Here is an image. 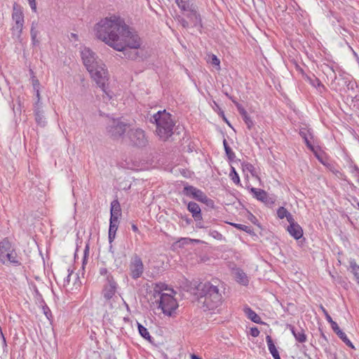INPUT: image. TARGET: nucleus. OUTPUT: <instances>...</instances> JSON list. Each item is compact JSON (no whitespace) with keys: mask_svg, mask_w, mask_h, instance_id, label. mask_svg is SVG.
Segmentation results:
<instances>
[{"mask_svg":"<svg viewBox=\"0 0 359 359\" xmlns=\"http://www.w3.org/2000/svg\"><path fill=\"white\" fill-rule=\"evenodd\" d=\"M94 30L98 39L123 52L125 57L135 60L139 56L136 50L140 48L141 39L120 17L113 15L101 20L95 25Z\"/></svg>","mask_w":359,"mask_h":359,"instance_id":"f257e3e1","label":"nucleus"},{"mask_svg":"<svg viewBox=\"0 0 359 359\" xmlns=\"http://www.w3.org/2000/svg\"><path fill=\"white\" fill-rule=\"evenodd\" d=\"M81 53L83 65L92 78L96 81L99 87L103 91H105V83L108 79L107 70L103 67L104 65L101 61L97 60L95 53L89 48H84Z\"/></svg>","mask_w":359,"mask_h":359,"instance_id":"f03ea898","label":"nucleus"},{"mask_svg":"<svg viewBox=\"0 0 359 359\" xmlns=\"http://www.w3.org/2000/svg\"><path fill=\"white\" fill-rule=\"evenodd\" d=\"M199 301L202 302L208 309H214L222 302V294L217 285L205 282L201 283L196 287Z\"/></svg>","mask_w":359,"mask_h":359,"instance_id":"7ed1b4c3","label":"nucleus"},{"mask_svg":"<svg viewBox=\"0 0 359 359\" xmlns=\"http://www.w3.org/2000/svg\"><path fill=\"white\" fill-rule=\"evenodd\" d=\"M151 121L156 124V133L162 140L166 141L173 134L175 123L172 115L165 110L154 114Z\"/></svg>","mask_w":359,"mask_h":359,"instance_id":"20e7f679","label":"nucleus"},{"mask_svg":"<svg viewBox=\"0 0 359 359\" xmlns=\"http://www.w3.org/2000/svg\"><path fill=\"white\" fill-rule=\"evenodd\" d=\"M12 18L15 21L12 27L13 36L20 41L25 20L22 8L17 3H14L13 6Z\"/></svg>","mask_w":359,"mask_h":359,"instance_id":"39448f33","label":"nucleus"},{"mask_svg":"<svg viewBox=\"0 0 359 359\" xmlns=\"http://www.w3.org/2000/svg\"><path fill=\"white\" fill-rule=\"evenodd\" d=\"M182 194L187 197L205 204L209 208H213L215 206V203L212 199L209 198L203 191L194 186L186 184L183 188Z\"/></svg>","mask_w":359,"mask_h":359,"instance_id":"423d86ee","label":"nucleus"},{"mask_svg":"<svg viewBox=\"0 0 359 359\" xmlns=\"http://www.w3.org/2000/svg\"><path fill=\"white\" fill-rule=\"evenodd\" d=\"M126 137L129 140V144L134 147L142 148L148 144V139L145 132L141 128L129 129Z\"/></svg>","mask_w":359,"mask_h":359,"instance_id":"0eeeda50","label":"nucleus"},{"mask_svg":"<svg viewBox=\"0 0 359 359\" xmlns=\"http://www.w3.org/2000/svg\"><path fill=\"white\" fill-rule=\"evenodd\" d=\"M128 128V125L119 118H113L107 123V133L113 140H118L123 137Z\"/></svg>","mask_w":359,"mask_h":359,"instance_id":"6e6552de","label":"nucleus"},{"mask_svg":"<svg viewBox=\"0 0 359 359\" xmlns=\"http://www.w3.org/2000/svg\"><path fill=\"white\" fill-rule=\"evenodd\" d=\"M160 294L158 307L161 309L165 315L172 316L178 307L176 299L172 295L166 293H161Z\"/></svg>","mask_w":359,"mask_h":359,"instance_id":"1a4fd4ad","label":"nucleus"},{"mask_svg":"<svg viewBox=\"0 0 359 359\" xmlns=\"http://www.w3.org/2000/svg\"><path fill=\"white\" fill-rule=\"evenodd\" d=\"M130 276L134 280L140 278L144 272V264L141 257L135 254L133 255L129 264Z\"/></svg>","mask_w":359,"mask_h":359,"instance_id":"9d476101","label":"nucleus"},{"mask_svg":"<svg viewBox=\"0 0 359 359\" xmlns=\"http://www.w3.org/2000/svg\"><path fill=\"white\" fill-rule=\"evenodd\" d=\"M117 289V283L113 276L107 277V283L104 285L102 294L106 301L110 300L115 294Z\"/></svg>","mask_w":359,"mask_h":359,"instance_id":"9b49d317","label":"nucleus"},{"mask_svg":"<svg viewBox=\"0 0 359 359\" xmlns=\"http://www.w3.org/2000/svg\"><path fill=\"white\" fill-rule=\"evenodd\" d=\"M187 13V17L189 19L193 24V27H196L200 32L203 28L202 19L200 13L198 12V7L190 10Z\"/></svg>","mask_w":359,"mask_h":359,"instance_id":"f8f14e48","label":"nucleus"},{"mask_svg":"<svg viewBox=\"0 0 359 359\" xmlns=\"http://www.w3.org/2000/svg\"><path fill=\"white\" fill-rule=\"evenodd\" d=\"M299 135L304 139L306 147L314 153L315 156L320 162H323L322 159L320 158L319 155L316 151L314 147L312 145V144L309 140V137H312V133L311 130L306 128H301L299 130Z\"/></svg>","mask_w":359,"mask_h":359,"instance_id":"ddd939ff","label":"nucleus"},{"mask_svg":"<svg viewBox=\"0 0 359 359\" xmlns=\"http://www.w3.org/2000/svg\"><path fill=\"white\" fill-rule=\"evenodd\" d=\"M187 210L191 213L192 217L196 222L203 220L201 209L198 203L194 201L189 202Z\"/></svg>","mask_w":359,"mask_h":359,"instance_id":"4468645a","label":"nucleus"},{"mask_svg":"<svg viewBox=\"0 0 359 359\" xmlns=\"http://www.w3.org/2000/svg\"><path fill=\"white\" fill-rule=\"evenodd\" d=\"M287 327L290 329L295 339L299 343H304L306 341V335L304 330L302 327L296 328L292 325H287Z\"/></svg>","mask_w":359,"mask_h":359,"instance_id":"2eb2a0df","label":"nucleus"},{"mask_svg":"<svg viewBox=\"0 0 359 359\" xmlns=\"http://www.w3.org/2000/svg\"><path fill=\"white\" fill-rule=\"evenodd\" d=\"M12 250L13 249L11 243L7 238L0 241V262L2 264H5V254Z\"/></svg>","mask_w":359,"mask_h":359,"instance_id":"dca6fc26","label":"nucleus"},{"mask_svg":"<svg viewBox=\"0 0 359 359\" xmlns=\"http://www.w3.org/2000/svg\"><path fill=\"white\" fill-rule=\"evenodd\" d=\"M332 329L346 346L355 349V346H353L352 342L348 339L346 334L339 328L337 323L333 324V327H332Z\"/></svg>","mask_w":359,"mask_h":359,"instance_id":"f3484780","label":"nucleus"},{"mask_svg":"<svg viewBox=\"0 0 359 359\" xmlns=\"http://www.w3.org/2000/svg\"><path fill=\"white\" fill-rule=\"evenodd\" d=\"M236 107L239 114L241 115L244 122L247 125L248 128L249 130H250L254 126V123H253L252 120L248 116V112L246 111V110L243 107V106L241 104L236 103Z\"/></svg>","mask_w":359,"mask_h":359,"instance_id":"a211bd4d","label":"nucleus"},{"mask_svg":"<svg viewBox=\"0 0 359 359\" xmlns=\"http://www.w3.org/2000/svg\"><path fill=\"white\" fill-rule=\"evenodd\" d=\"M110 219L118 220L119 217L121 215V206L117 200H114L111 203L110 210Z\"/></svg>","mask_w":359,"mask_h":359,"instance_id":"6ab92c4d","label":"nucleus"},{"mask_svg":"<svg viewBox=\"0 0 359 359\" xmlns=\"http://www.w3.org/2000/svg\"><path fill=\"white\" fill-rule=\"evenodd\" d=\"M287 229L289 233L296 240H298L303 236L302 228L298 224L289 225Z\"/></svg>","mask_w":359,"mask_h":359,"instance_id":"aec40b11","label":"nucleus"},{"mask_svg":"<svg viewBox=\"0 0 359 359\" xmlns=\"http://www.w3.org/2000/svg\"><path fill=\"white\" fill-rule=\"evenodd\" d=\"M179 8L184 12H188L197 6L192 0H175Z\"/></svg>","mask_w":359,"mask_h":359,"instance_id":"412c9836","label":"nucleus"},{"mask_svg":"<svg viewBox=\"0 0 359 359\" xmlns=\"http://www.w3.org/2000/svg\"><path fill=\"white\" fill-rule=\"evenodd\" d=\"M266 341L268 345L269 351L272 355L274 359H280L279 353L273 341V339L270 335L266 337Z\"/></svg>","mask_w":359,"mask_h":359,"instance_id":"4be33fe9","label":"nucleus"},{"mask_svg":"<svg viewBox=\"0 0 359 359\" xmlns=\"http://www.w3.org/2000/svg\"><path fill=\"white\" fill-rule=\"evenodd\" d=\"M119 221L110 219L109 228V242L111 243L115 238L116 233L118 229Z\"/></svg>","mask_w":359,"mask_h":359,"instance_id":"5701e85b","label":"nucleus"},{"mask_svg":"<svg viewBox=\"0 0 359 359\" xmlns=\"http://www.w3.org/2000/svg\"><path fill=\"white\" fill-rule=\"evenodd\" d=\"M244 312L247 317L251 320L252 322L257 324H263L264 323L262 321L261 318L250 308L247 307L245 308Z\"/></svg>","mask_w":359,"mask_h":359,"instance_id":"b1692460","label":"nucleus"},{"mask_svg":"<svg viewBox=\"0 0 359 359\" xmlns=\"http://www.w3.org/2000/svg\"><path fill=\"white\" fill-rule=\"evenodd\" d=\"M6 259L10 263L14 264L15 266L21 265V262L17 258V254L14 250H12L5 254V261Z\"/></svg>","mask_w":359,"mask_h":359,"instance_id":"393cba45","label":"nucleus"},{"mask_svg":"<svg viewBox=\"0 0 359 359\" xmlns=\"http://www.w3.org/2000/svg\"><path fill=\"white\" fill-rule=\"evenodd\" d=\"M250 192L253 194L254 197L256 198L257 200L262 201L265 198L267 193L261 189H257L252 187L250 189Z\"/></svg>","mask_w":359,"mask_h":359,"instance_id":"a878e982","label":"nucleus"},{"mask_svg":"<svg viewBox=\"0 0 359 359\" xmlns=\"http://www.w3.org/2000/svg\"><path fill=\"white\" fill-rule=\"evenodd\" d=\"M137 328L140 334L141 337H142L144 339L149 341V342L151 341L152 337H151L148 330L143 326L142 324L137 323Z\"/></svg>","mask_w":359,"mask_h":359,"instance_id":"bb28decb","label":"nucleus"},{"mask_svg":"<svg viewBox=\"0 0 359 359\" xmlns=\"http://www.w3.org/2000/svg\"><path fill=\"white\" fill-rule=\"evenodd\" d=\"M35 120L36 122L41 126H45L46 120L43 114V111L39 108L34 110Z\"/></svg>","mask_w":359,"mask_h":359,"instance_id":"cd10ccee","label":"nucleus"},{"mask_svg":"<svg viewBox=\"0 0 359 359\" xmlns=\"http://www.w3.org/2000/svg\"><path fill=\"white\" fill-rule=\"evenodd\" d=\"M349 264L351 271L353 274L358 283L359 281V266L356 264L354 259H351Z\"/></svg>","mask_w":359,"mask_h":359,"instance_id":"c85d7f7f","label":"nucleus"},{"mask_svg":"<svg viewBox=\"0 0 359 359\" xmlns=\"http://www.w3.org/2000/svg\"><path fill=\"white\" fill-rule=\"evenodd\" d=\"M223 145L226 155L228 157L229 160L233 161L235 158L236 155L234 152L232 151L231 148L229 146L226 139H224L223 140Z\"/></svg>","mask_w":359,"mask_h":359,"instance_id":"c756f323","label":"nucleus"},{"mask_svg":"<svg viewBox=\"0 0 359 359\" xmlns=\"http://www.w3.org/2000/svg\"><path fill=\"white\" fill-rule=\"evenodd\" d=\"M230 224L231 226H234L235 228H236L237 229L243 231L250 235L254 234L253 229L250 226H246L244 224H236V223H230Z\"/></svg>","mask_w":359,"mask_h":359,"instance_id":"7c9ffc66","label":"nucleus"},{"mask_svg":"<svg viewBox=\"0 0 359 359\" xmlns=\"http://www.w3.org/2000/svg\"><path fill=\"white\" fill-rule=\"evenodd\" d=\"M236 279L238 283L244 285H248L249 282L246 274L242 271H238L236 272Z\"/></svg>","mask_w":359,"mask_h":359,"instance_id":"2f4dec72","label":"nucleus"},{"mask_svg":"<svg viewBox=\"0 0 359 359\" xmlns=\"http://www.w3.org/2000/svg\"><path fill=\"white\" fill-rule=\"evenodd\" d=\"M230 177L232 180V181L236 184H240V177L238 176V174L237 173V172L236 171L235 168L233 167H231V172H230Z\"/></svg>","mask_w":359,"mask_h":359,"instance_id":"473e14b6","label":"nucleus"},{"mask_svg":"<svg viewBox=\"0 0 359 359\" xmlns=\"http://www.w3.org/2000/svg\"><path fill=\"white\" fill-rule=\"evenodd\" d=\"M39 22L36 20H34L32 22L31 29H30V35L31 36H38L39 30H38Z\"/></svg>","mask_w":359,"mask_h":359,"instance_id":"72a5a7b5","label":"nucleus"},{"mask_svg":"<svg viewBox=\"0 0 359 359\" xmlns=\"http://www.w3.org/2000/svg\"><path fill=\"white\" fill-rule=\"evenodd\" d=\"M288 213L289 212L284 207H280L277 210V215L280 219L285 218Z\"/></svg>","mask_w":359,"mask_h":359,"instance_id":"f704fd0d","label":"nucleus"},{"mask_svg":"<svg viewBox=\"0 0 359 359\" xmlns=\"http://www.w3.org/2000/svg\"><path fill=\"white\" fill-rule=\"evenodd\" d=\"M320 308L325 316L326 320L330 323V325L332 327L333 324H337V323L332 320V318H331V316H330V314L328 313L327 310L323 306H321Z\"/></svg>","mask_w":359,"mask_h":359,"instance_id":"c9c22d12","label":"nucleus"},{"mask_svg":"<svg viewBox=\"0 0 359 359\" xmlns=\"http://www.w3.org/2000/svg\"><path fill=\"white\" fill-rule=\"evenodd\" d=\"M176 20L184 27V28H188L189 26V24L188 22V21L184 19L183 17H182L181 15H177L176 17Z\"/></svg>","mask_w":359,"mask_h":359,"instance_id":"e433bc0d","label":"nucleus"},{"mask_svg":"<svg viewBox=\"0 0 359 359\" xmlns=\"http://www.w3.org/2000/svg\"><path fill=\"white\" fill-rule=\"evenodd\" d=\"M208 233L210 236L218 241H221L223 238L222 235L216 230H210Z\"/></svg>","mask_w":359,"mask_h":359,"instance_id":"4c0bfd02","label":"nucleus"},{"mask_svg":"<svg viewBox=\"0 0 359 359\" xmlns=\"http://www.w3.org/2000/svg\"><path fill=\"white\" fill-rule=\"evenodd\" d=\"M89 255V246L88 245H86L84 252H83V262H82V268L84 269V265L87 263L88 257Z\"/></svg>","mask_w":359,"mask_h":359,"instance_id":"58836bf2","label":"nucleus"},{"mask_svg":"<svg viewBox=\"0 0 359 359\" xmlns=\"http://www.w3.org/2000/svg\"><path fill=\"white\" fill-rule=\"evenodd\" d=\"M264 198H265L262 202L264 203L266 205L271 207L275 203V199L269 196L268 194H266Z\"/></svg>","mask_w":359,"mask_h":359,"instance_id":"ea45409f","label":"nucleus"},{"mask_svg":"<svg viewBox=\"0 0 359 359\" xmlns=\"http://www.w3.org/2000/svg\"><path fill=\"white\" fill-rule=\"evenodd\" d=\"M100 274L103 276H113L107 270V268L102 267L100 269Z\"/></svg>","mask_w":359,"mask_h":359,"instance_id":"a19ab883","label":"nucleus"},{"mask_svg":"<svg viewBox=\"0 0 359 359\" xmlns=\"http://www.w3.org/2000/svg\"><path fill=\"white\" fill-rule=\"evenodd\" d=\"M211 63L213 65L219 66L220 60L215 55H211Z\"/></svg>","mask_w":359,"mask_h":359,"instance_id":"79ce46f5","label":"nucleus"},{"mask_svg":"<svg viewBox=\"0 0 359 359\" xmlns=\"http://www.w3.org/2000/svg\"><path fill=\"white\" fill-rule=\"evenodd\" d=\"M259 330H258L257 327H252L250 329V334L254 337H257L259 336Z\"/></svg>","mask_w":359,"mask_h":359,"instance_id":"37998d69","label":"nucleus"},{"mask_svg":"<svg viewBox=\"0 0 359 359\" xmlns=\"http://www.w3.org/2000/svg\"><path fill=\"white\" fill-rule=\"evenodd\" d=\"M285 218L287 219V222H289L290 225H292V224H297L294 218H293V216L292 215V214L290 212H289L287 216L285 217Z\"/></svg>","mask_w":359,"mask_h":359,"instance_id":"c03bdc74","label":"nucleus"},{"mask_svg":"<svg viewBox=\"0 0 359 359\" xmlns=\"http://www.w3.org/2000/svg\"><path fill=\"white\" fill-rule=\"evenodd\" d=\"M223 93L229 100L233 102L235 105H236V103H238L233 96L229 94L226 90H223Z\"/></svg>","mask_w":359,"mask_h":359,"instance_id":"a18cd8bd","label":"nucleus"},{"mask_svg":"<svg viewBox=\"0 0 359 359\" xmlns=\"http://www.w3.org/2000/svg\"><path fill=\"white\" fill-rule=\"evenodd\" d=\"M32 45L34 46H38L40 43V41L37 39V36H31Z\"/></svg>","mask_w":359,"mask_h":359,"instance_id":"49530a36","label":"nucleus"},{"mask_svg":"<svg viewBox=\"0 0 359 359\" xmlns=\"http://www.w3.org/2000/svg\"><path fill=\"white\" fill-rule=\"evenodd\" d=\"M29 2V4L34 12H36V4L35 0H27Z\"/></svg>","mask_w":359,"mask_h":359,"instance_id":"de8ad7c7","label":"nucleus"},{"mask_svg":"<svg viewBox=\"0 0 359 359\" xmlns=\"http://www.w3.org/2000/svg\"><path fill=\"white\" fill-rule=\"evenodd\" d=\"M244 167H245L248 170H249V171L251 172V174H252V175H254L253 172H254L255 168H254V166H253L252 164H250V163H246V164H245Z\"/></svg>","mask_w":359,"mask_h":359,"instance_id":"09e8293b","label":"nucleus"},{"mask_svg":"<svg viewBox=\"0 0 359 359\" xmlns=\"http://www.w3.org/2000/svg\"><path fill=\"white\" fill-rule=\"evenodd\" d=\"M196 227L199 228V229H204V228H208V226L203 225V224L202 223V221H198V222H196Z\"/></svg>","mask_w":359,"mask_h":359,"instance_id":"8fccbe9b","label":"nucleus"},{"mask_svg":"<svg viewBox=\"0 0 359 359\" xmlns=\"http://www.w3.org/2000/svg\"><path fill=\"white\" fill-rule=\"evenodd\" d=\"M327 70L329 71L330 74V75L332 74L334 78L335 79L336 78V74H335V72H334L333 68L327 66Z\"/></svg>","mask_w":359,"mask_h":359,"instance_id":"3c124183","label":"nucleus"},{"mask_svg":"<svg viewBox=\"0 0 359 359\" xmlns=\"http://www.w3.org/2000/svg\"><path fill=\"white\" fill-rule=\"evenodd\" d=\"M131 228H132V230L134 231V232H136V233H140L139 231V229H138V227L136 224H132L131 225Z\"/></svg>","mask_w":359,"mask_h":359,"instance_id":"603ef678","label":"nucleus"},{"mask_svg":"<svg viewBox=\"0 0 359 359\" xmlns=\"http://www.w3.org/2000/svg\"><path fill=\"white\" fill-rule=\"evenodd\" d=\"M249 219H250L252 223H254V224H256V222L257 221V219H256V217H255L253 215H252V214H250V217Z\"/></svg>","mask_w":359,"mask_h":359,"instance_id":"864d4df0","label":"nucleus"},{"mask_svg":"<svg viewBox=\"0 0 359 359\" xmlns=\"http://www.w3.org/2000/svg\"><path fill=\"white\" fill-rule=\"evenodd\" d=\"M353 169L354 171H355L358 174V181H359V168L358 167V165H354L353 166Z\"/></svg>","mask_w":359,"mask_h":359,"instance_id":"5fc2aeb1","label":"nucleus"},{"mask_svg":"<svg viewBox=\"0 0 359 359\" xmlns=\"http://www.w3.org/2000/svg\"><path fill=\"white\" fill-rule=\"evenodd\" d=\"M43 309H44V313H45V315H46V317L48 318V313H50V309H49L48 307H46V308H43Z\"/></svg>","mask_w":359,"mask_h":359,"instance_id":"6e6d98bb","label":"nucleus"},{"mask_svg":"<svg viewBox=\"0 0 359 359\" xmlns=\"http://www.w3.org/2000/svg\"><path fill=\"white\" fill-rule=\"evenodd\" d=\"M70 277H71V273H68L66 279L65 280V282L67 283H69L70 282Z\"/></svg>","mask_w":359,"mask_h":359,"instance_id":"4d7b16f0","label":"nucleus"},{"mask_svg":"<svg viewBox=\"0 0 359 359\" xmlns=\"http://www.w3.org/2000/svg\"><path fill=\"white\" fill-rule=\"evenodd\" d=\"M191 359H202V358L196 354H191Z\"/></svg>","mask_w":359,"mask_h":359,"instance_id":"13d9d810","label":"nucleus"},{"mask_svg":"<svg viewBox=\"0 0 359 359\" xmlns=\"http://www.w3.org/2000/svg\"><path fill=\"white\" fill-rule=\"evenodd\" d=\"M184 219H185V221H186L187 224H190L192 222V220L190 218L185 217Z\"/></svg>","mask_w":359,"mask_h":359,"instance_id":"bf43d9fd","label":"nucleus"},{"mask_svg":"<svg viewBox=\"0 0 359 359\" xmlns=\"http://www.w3.org/2000/svg\"><path fill=\"white\" fill-rule=\"evenodd\" d=\"M0 332H1V336L2 337L3 341L6 344V339H5L4 336V334H3L2 331H1V327H0Z\"/></svg>","mask_w":359,"mask_h":359,"instance_id":"052dcab7","label":"nucleus"},{"mask_svg":"<svg viewBox=\"0 0 359 359\" xmlns=\"http://www.w3.org/2000/svg\"><path fill=\"white\" fill-rule=\"evenodd\" d=\"M219 114L222 116L223 120H224V118H226V117H225L224 113V111L222 110H221Z\"/></svg>","mask_w":359,"mask_h":359,"instance_id":"680f3d73","label":"nucleus"},{"mask_svg":"<svg viewBox=\"0 0 359 359\" xmlns=\"http://www.w3.org/2000/svg\"><path fill=\"white\" fill-rule=\"evenodd\" d=\"M219 114L222 116L223 120H224V118H226V117H225L224 113V111L222 110H221Z\"/></svg>","mask_w":359,"mask_h":359,"instance_id":"e2e57ef3","label":"nucleus"},{"mask_svg":"<svg viewBox=\"0 0 359 359\" xmlns=\"http://www.w3.org/2000/svg\"><path fill=\"white\" fill-rule=\"evenodd\" d=\"M36 84H39V81L38 80H34L33 81V86H34V88H35V86Z\"/></svg>","mask_w":359,"mask_h":359,"instance_id":"0e129e2a","label":"nucleus"},{"mask_svg":"<svg viewBox=\"0 0 359 359\" xmlns=\"http://www.w3.org/2000/svg\"><path fill=\"white\" fill-rule=\"evenodd\" d=\"M224 121L228 124L229 126L232 127L231 123H229V121L227 120L226 118H224Z\"/></svg>","mask_w":359,"mask_h":359,"instance_id":"69168bd1","label":"nucleus"},{"mask_svg":"<svg viewBox=\"0 0 359 359\" xmlns=\"http://www.w3.org/2000/svg\"><path fill=\"white\" fill-rule=\"evenodd\" d=\"M36 97H38V100H39V98H40V93H39V90H36Z\"/></svg>","mask_w":359,"mask_h":359,"instance_id":"338daca9","label":"nucleus"},{"mask_svg":"<svg viewBox=\"0 0 359 359\" xmlns=\"http://www.w3.org/2000/svg\"><path fill=\"white\" fill-rule=\"evenodd\" d=\"M214 104H215V108H219V105L215 102H214Z\"/></svg>","mask_w":359,"mask_h":359,"instance_id":"774afa93","label":"nucleus"}]
</instances>
